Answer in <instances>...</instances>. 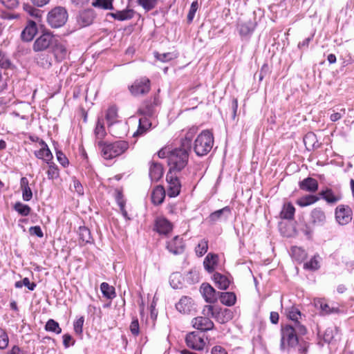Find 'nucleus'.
<instances>
[{
	"mask_svg": "<svg viewBox=\"0 0 354 354\" xmlns=\"http://www.w3.org/2000/svg\"><path fill=\"white\" fill-rule=\"evenodd\" d=\"M306 333V327L301 323H296V325L282 324L279 345L281 353L289 354L297 346L299 354H307L310 344L301 337Z\"/></svg>",
	"mask_w": 354,
	"mask_h": 354,
	"instance_id": "nucleus-1",
	"label": "nucleus"
},
{
	"mask_svg": "<svg viewBox=\"0 0 354 354\" xmlns=\"http://www.w3.org/2000/svg\"><path fill=\"white\" fill-rule=\"evenodd\" d=\"M198 128L192 127L185 133V138L180 140V146L171 150L169 155V171H180L187 165L189 152L192 149V141L197 133Z\"/></svg>",
	"mask_w": 354,
	"mask_h": 354,
	"instance_id": "nucleus-2",
	"label": "nucleus"
},
{
	"mask_svg": "<svg viewBox=\"0 0 354 354\" xmlns=\"http://www.w3.org/2000/svg\"><path fill=\"white\" fill-rule=\"evenodd\" d=\"M214 143L212 132L209 129L203 130L194 140L192 148L197 156H204L210 152Z\"/></svg>",
	"mask_w": 354,
	"mask_h": 354,
	"instance_id": "nucleus-3",
	"label": "nucleus"
},
{
	"mask_svg": "<svg viewBox=\"0 0 354 354\" xmlns=\"http://www.w3.org/2000/svg\"><path fill=\"white\" fill-rule=\"evenodd\" d=\"M104 159L111 160L124 153L129 148V143L124 140L106 142L100 140L97 143Z\"/></svg>",
	"mask_w": 354,
	"mask_h": 354,
	"instance_id": "nucleus-4",
	"label": "nucleus"
},
{
	"mask_svg": "<svg viewBox=\"0 0 354 354\" xmlns=\"http://www.w3.org/2000/svg\"><path fill=\"white\" fill-rule=\"evenodd\" d=\"M203 314L205 316H211L220 324H225L232 319L234 317V313L230 309L211 305L205 306Z\"/></svg>",
	"mask_w": 354,
	"mask_h": 354,
	"instance_id": "nucleus-5",
	"label": "nucleus"
},
{
	"mask_svg": "<svg viewBox=\"0 0 354 354\" xmlns=\"http://www.w3.org/2000/svg\"><path fill=\"white\" fill-rule=\"evenodd\" d=\"M68 19L66 10L60 6L52 9L48 14L47 21L52 28H57L63 26Z\"/></svg>",
	"mask_w": 354,
	"mask_h": 354,
	"instance_id": "nucleus-6",
	"label": "nucleus"
},
{
	"mask_svg": "<svg viewBox=\"0 0 354 354\" xmlns=\"http://www.w3.org/2000/svg\"><path fill=\"white\" fill-rule=\"evenodd\" d=\"M151 89V81L147 77H142L137 79L129 86L131 94L135 97L145 95L147 94Z\"/></svg>",
	"mask_w": 354,
	"mask_h": 354,
	"instance_id": "nucleus-7",
	"label": "nucleus"
},
{
	"mask_svg": "<svg viewBox=\"0 0 354 354\" xmlns=\"http://www.w3.org/2000/svg\"><path fill=\"white\" fill-rule=\"evenodd\" d=\"M55 37L48 31L44 32L37 37L32 46L35 52L44 51L52 46Z\"/></svg>",
	"mask_w": 354,
	"mask_h": 354,
	"instance_id": "nucleus-8",
	"label": "nucleus"
},
{
	"mask_svg": "<svg viewBox=\"0 0 354 354\" xmlns=\"http://www.w3.org/2000/svg\"><path fill=\"white\" fill-rule=\"evenodd\" d=\"M185 342L189 348L196 351H202L205 346L204 335L198 331L189 333L186 335Z\"/></svg>",
	"mask_w": 354,
	"mask_h": 354,
	"instance_id": "nucleus-9",
	"label": "nucleus"
},
{
	"mask_svg": "<svg viewBox=\"0 0 354 354\" xmlns=\"http://www.w3.org/2000/svg\"><path fill=\"white\" fill-rule=\"evenodd\" d=\"M335 216L339 224L346 225L352 221V209L348 205H339L335 208Z\"/></svg>",
	"mask_w": 354,
	"mask_h": 354,
	"instance_id": "nucleus-10",
	"label": "nucleus"
},
{
	"mask_svg": "<svg viewBox=\"0 0 354 354\" xmlns=\"http://www.w3.org/2000/svg\"><path fill=\"white\" fill-rule=\"evenodd\" d=\"M166 180L168 183L167 194L169 197H176L180 192L181 184L176 176H174L173 172L168 171L166 176Z\"/></svg>",
	"mask_w": 354,
	"mask_h": 354,
	"instance_id": "nucleus-11",
	"label": "nucleus"
},
{
	"mask_svg": "<svg viewBox=\"0 0 354 354\" xmlns=\"http://www.w3.org/2000/svg\"><path fill=\"white\" fill-rule=\"evenodd\" d=\"M326 223V215L320 207L313 209L309 215V223L313 226H324Z\"/></svg>",
	"mask_w": 354,
	"mask_h": 354,
	"instance_id": "nucleus-12",
	"label": "nucleus"
},
{
	"mask_svg": "<svg viewBox=\"0 0 354 354\" xmlns=\"http://www.w3.org/2000/svg\"><path fill=\"white\" fill-rule=\"evenodd\" d=\"M209 317L205 315L194 318L192 321L193 327L200 330V333L212 330L214 324Z\"/></svg>",
	"mask_w": 354,
	"mask_h": 354,
	"instance_id": "nucleus-13",
	"label": "nucleus"
},
{
	"mask_svg": "<svg viewBox=\"0 0 354 354\" xmlns=\"http://www.w3.org/2000/svg\"><path fill=\"white\" fill-rule=\"evenodd\" d=\"M201 292L202 293L205 300L207 303H214L219 297L220 292H217L209 283H203L201 286Z\"/></svg>",
	"mask_w": 354,
	"mask_h": 354,
	"instance_id": "nucleus-14",
	"label": "nucleus"
},
{
	"mask_svg": "<svg viewBox=\"0 0 354 354\" xmlns=\"http://www.w3.org/2000/svg\"><path fill=\"white\" fill-rule=\"evenodd\" d=\"M158 104V97L154 96L153 101L151 100H145L142 106L139 109L138 112L145 116L153 117L156 113V106Z\"/></svg>",
	"mask_w": 354,
	"mask_h": 354,
	"instance_id": "nucleus-15",
	"label": "nucleus"
},
{
	"mask_svg": "<svg viewBox=\"0 0 354 354\" xmlns=\"http://www.w3.org/2000/svg\"><path fill=\"white\" fill-rule=\"evenodd\" d=\"M38 32L37 24L35 21L28 19L27 24L21 33V38L24 41H30Z\"/></svg>",
	"mask_w": 354,
	"mask_h": 354,
	"instance_id": "nucleus-16",
	"label": "nucleus"
},
{
	"mask_svg": "<svg viewBox=\"0 0 354 354\" xmlns=\"http://www.w3.org/2000/svg\"><path fill=\"white\" fill-rule=\"evenodd\" d=\"M167 249L174 254H182L185 250L183 238L176 236L173 239L167 242Z\"/></svg>",
	"mask_w": 354,
	"mask_h": 354,
	"instance_id": "nucleus-17",
	"label": "nucleus"
},
{
	"mask_svg": "<svg viewBox=\"0 0 354 354\" xmlns=\"http://www.w3.org/2000/svg\"><path fill=\"white\" fill-rule=\"evenodd\" d=\"M231 214V208L229 206H225L222 209L214 211L211 213L207 218V221L210 224H214L216 222L221 221L222 218L227 219Z\"/></svg>",
	"mask_w": 354,
	"mask_h": 354,
	"instance_id": "nucleus-18",
	"label": "nucleus"
},
{
	"mask_svg": "<svg viewBox=\"0 0 354 354\" xmlns=\"http://www.w3.org/2000/svg\"><path fill=\"white\" fill-rule=\"evenodd\" d=\"M94 18V11L92 9H87L79 12L77 16V21L80 26L85 27L91 24Z\"/></svg>",
	"mask_w": 354,
	"mask_h": 354,
	"instance_id": "nucleus-19",
	"label": "nucleus"
},
{
	"mask_svg": "<svg viewBox=\"0 0 354 354\" xmlns=\"http://www.w3.org/2000/svg\"><path fill=\"white\" fill-rule=\"evenodd\" d=\"M299 189L310 193H314L317 191L319 187L318 181L311 177H307L299 182Z\"/></svg>",
	"mask_w": 354,
	"mask_h": 354,
	"instance_id": "nucleus-20",
	"label": "nucleus"
},
{
	"mask_svg": "<svg viewBox=\"0 0 354 354\" xmlns=\"http://www.w3.org/2000/svg\"><path fill=\"white\" fill-rule=\"evenodd\" d=\"M319 197L323 198L328 204H335L342 198L341 194H335L330 188H326L319 193Z\"/></svg>",
	"mask_w": 354,
	"mask_h": 354,
	"instance_id": "nucleus-21",
	"label": "nucleus"
},
{
	"mask_svg": "<svg viewBox=\"0 0 354 354\" xmlns=\"http://www.w3.org/2000/svg\"><path fill=\"white\" fill-rule=\"evenodd\" d=\"M172 224L165 218H158L156 220L155 228L160 234H167L172 230Z\"/></svg>",
	"mask_w": 354,
	"mask_h": 354,
	"instance_id": "nucleus-22",
	"label": "nucleus"
},
{
	"mask_svg": "<svg viewBox=\"0 0 354 354\" xmlns=\"http://www.w3.org/2000/svg\"><path fill=\"white\" fill-rule=\"evenodd\" d=\"M193 307L192 299L189 297L183 296L180 301L176 304L178 311L184 314L189 313Z\"/></svg>",
	"mask_w": 354,
	"mask_h": 354,
	"instance_id": "nucleus-23",
	"label": "nucleus"
},
{
	"mask_svg": "<svg viewBox=\"0 0 354 354\" xmlns=\"http://www.w3.org/2000/svg\"><path fill=\"white\" fill-rule=\"evenodd\" d=\"M108 15L111 16L115 20L122 21L132 19L134 16V10L132 9L117 10L115 12L109 13Z\"/></svg>",
	"mask_w": 354,
	"mask_h": 354,
	"instance_id": "nucleus-24",
	"label": "nucleus"
},
{
	"mask_svg": "<svg viewBox=\"0 0 354 354\" xmlns=\"http://www.w3.org/2000/svg\"><path fill=\"white\" fill-rule=\"evenodd\" d=\"M51 47L57 58L64 59L67 56L68 50L65 44L59 41L56 37Z\"/></svg>",
	"mask_w": 354,
	"mask_h": 354,
	"instance_id": "nucleus-25",
	"label": "nucleus"
},
{
	"mask_svg": "<svg viewBox=\"0 0 354 354\" xmlns=\"http://www.w3.org/2000/svg\"><path fill=\"white\" fill-rule=\"evenodd\" d=\"M166 192L162 186H156L152 191L151 202L156 205H160L165 197Z\"/></svg>",
	"mask_w": 354,
	"mask_h": 354,
	"instance_id": "nucleus-26",
	"label": "nucleus"
},
{
	"mask_svg": "<svg viewBox=\"0 0 354 354\" xmlns=\"http://www.w3.org/2000/svg\"><path fill=\"white\" fill-rule=\"evenodd\" d=\"M212 278L216 287L218 289L226 290L228 288L230 284V281L229 280V279L225 275L222 274L219 272H215L213 274Z\"/></svg>",
	"mask_w": 354,
	"mask_h": 354,
	"instance_id": "nucleus-27",
	"label": "nucleus"
},
{
	"mask_svg": "<svg viewBox=\"0 0 354 354\" xmlns=\"http://www.w3.org/2000/svg\"><path fill=\"white\" fill-rule=\"evenodd\" d=\"M163 175V168L162 165L158 162H152L149 168V176L153 181L157 182Z\"/></svg>",
	"mask_w": 354,
	"mask_h": 354,
	"instance_id": "nucleus-28",
	"label": "nucleus"
},
{
	"mask_svg": "<svg viewBox=\"0 0 354 354\" xmlns=\"http://www.w3.org/2000/svg\"><path fill=\"white\" fill-rule=\"evenodd\" d=\"M288 317L292 320V323L290 324L296 325V323H301L299 322L300 319H302V317H305L304 315H302L299 310V309L295 306H292L290 308H287L286 309Z\"/></svg>",
	"mask_w": 354,
	"mask_h": 354,
	"instance_id": "nucleus-29",
	"label": "nucleus"
},
{
	"mask_svg": "<svg viewBox=\"0 0 354 354\" xmlns=\"http://www.w3.org/2000/svg\"><path fill=\"white\" fill-rule=\"evenodd\" d=\"M20 188L22 191V198L24 201H30L32 198V192L29 187V182L26 177L20 180Z\"/></svg>",
	"mask_w": 354,
	"mask_h": 354,
	"instance_id": "nucleus-30",
	"label": "nucleus"
},
{
	"mask_svg": "<svg viewBox=\"0 0 354 354\" xmlns=\"http://www.w3.org/2000/svg\"><path fill=\"white\" fill-rule=\"evenodd\" d=\"M218 255L212 253H209L205 258L203 266L205 269L209 272L212 273L214 271V266L217 263Z\"/></svg>",
	"mask_w": 354,
	"mask_h": 354,
	"instance_id": "nucleus-31",
	"label": "nucleus"
},
{
	"mask_svg": "<svg viewBox=\"0 0 354 354\" xmlns=\"http://www.w3.org/2000/svg\"><path fill=\"white\" fill-rule=\"evenodd\" d=\"M220 301L227 306H234L236 301V296L233 292H223L219 294Z\"/></svg>",
	"mask_w": 354,
	"mask_h": 354,
	"instance_id": "nucleus-32",
	"label": "nucleus"
},
{
	"mask_svg": "<svg viewBox=\"0 0 354 354\" xmlns=\"http://www.w3.org/2000/svg\"><path fill=\"white\" fill-rule=\"evenodd\" d=\"M319 197L315 195L307 194L299 198L296 201V204L299 207H304L313 205L319 200Z\"/></svg>",
	"mask_w": 354,
	"mask_h": 354,
	"instance_id": "nucleus-33",
	"label": "nucleus"
},
{
	"mask_svg": "<svg viewBox=\"0 0 354 354\" xmlns=\"http://www.w3.org/2000/svg\"><path fill=\"white\" fill-rule=\"evenodd\" d=\"M106 120L108 122V126L109 128H113V125L118 122V109L115 106H110L106 113Z\"/></svg>",
	"mask_w": 354,
	"mask_h": 354,
	"instance_id": "nucleus-34",
	"label": "nucleus"
},
{
	"mask_svg": "<svg viewBox=\"0 0 354 354\" xmlns=\"http://www.w3.org/2000/svg\"><path fill=\"white\" fill-rule=\"evenodd\" d=\"M295 208L291 203L285 204L280 213L281 218L286 220L294 218Z\"/></svg>",
	"mask_w": 354,
	"mask_h": 354,
	"instance_id": "nucleus-35",
	"label": "nucleus"
},
{
	"mask_svg": "<svg viewBox=\"0 0 354 354\" xmlns=\"http://www.w3.org/2000/svg\"><path fill=\"white\" fill-rule=\"evenodd\" d=\"M78 234L80 239L84 244L91 243L93 242L91 231L87 227L80 226L78 229Z\"/></svg>",
	"mask_w": 354,
	"mask_h": 354,
	"instance_id": "nucleus-36",
	"label": "nucleus"
},
{
	"mask_svg": "<svg viewBox=\"0 0 354 354\" xmlns=\"http://www.w3.org/2000/svg\"><path fill=\"white\" fill-rule=\"evenodd\" d=\"M48 169L46 171L48 178L49 180H55L59 178V169L57 165L52 160L46 162Z\"/></svg>",
	"mask_w": 354,
	"mask_h": 354,
	"instance_id": "nucleus-37",
	"label": "nucleus"
},
{
	"mask_svg": "<svg viewBox=\"0 0 354 354\" xmlns=\"http://www.w3.org/2000/svg\"><path fill=\"white\" fill-rule=\"evenodd\" d=\"M256 24L251 21L241 24L239 26V32L241 36L250 35L254 30Z\"/></svg>",
	"mask_w": 354,
	"mask_h": 354,
	"instance_id": "nucleus-38",
	"label": "nucleus"
},
{
	"mask_svg": "<svg viewBox=\"0 0 354 354\" xmlns=\"http://www.w3.org/2000/svg\"><path fill=\"white\" fill-rule=\"evenodd\" d=\"M34 154L37 158L42 159L46 162L52 160L53 158L48 147H41L40 149L35 151Z\"/></svg>",
	"mask_w": 354,
	"mask_h": 354,
	"instance_id": "nucleus-39",
	"label": "nucleus"
},
{
	"mask_svg": "<svg viewBox=\"0 0 354 354\" xmlns=\"http://www.w3.org/2000/svg\"><path fill=\"white\" fill-rule=\"evenodd\" d=\"M304 142L307 148L310 150L309 147L312 149L317 148L319 147L317 136L314 133H308L304 138Z\"/></svg>",
	"mask_w": 354,
	"mask_h": 354,
	"instance_id": "nucleus-40",
	"label": "nucleus"
},
{
	"mask_svg": "<svg viewBox=\"0 0 354 354\" xmlns=\"http://www.w3.org/2000/svg\"><path fill=\"white\" fill-rule=\"evenodd\" d=\"M100 289L103 296L107 299H112L116 296L114 287L110 286L106 282L101 283Z\"/></svg>",
	"mask_w": 354,
	"mask_h": 354,
	"instance_id": "nucleus-41",
	"label": "nucleus"
},
{
	"mask_svg": "<svg viewBox=\"0 0 354 354\" xmlns=\"http://www.w3.org/2000/svg\"><path fill=\"white\" fill-rule=\"evenodd\" d=\"M44 328L46 331L55 333L56 334H60L62 333V328L57 322L53 319H50L46 323Z\"/></svg>",
	"mask_w": 354,
	"mask_h": 354,
	"instance_id": "nucleus-42",
	"label": "nucleus"
},
{
	"mask_svg": "<svg viewBox=\"0 0 354 354\" xmlns=\"http://www.w3.org/2000/svg\"><path fill=\"white\" fill-rule=\"evenodd\" d=\"M14 209L21 216H26L30 214L31 208L29 205L21 202H17L14 205Z\"/></svg>",
	"mask_w": 354,
	"mask_h": 354,
	"instance_id": "nucleus-43",
	"label": "nucleus"
},
{
	"mask_svg": "<svg viewBox=\"0 0 354 354\" xmlns=\"http://www.w3.org/2000/svg\"><path fill=\"white\" fill-rule=\"evenodd\" d=\"M24 9L28 15L35 17V19H38L39 21L41 19V15L44 12L41 10L35 8V7H33L29 4H24Z\"/></svg>",
	"mask_w": 354,
	"mask_h": 354,
	"instance_id": "nucleus-44",
	"label": "nucleus"
},
{
	"mask_svg": "<svg viewBox=\"0 0 354 354\" xmlns=\"http://www.w3.org/2000/svg\"><path fill=\"white\" fill-rule=\"evenodd\" d=\"M94 7L103 8L104 10H113V0H95L92 3Z\"/></svg>",
	"mask_w": 354,
	"mask_h": 354,
	"instance_id": "nucleus-45",
	"label": "nucleus"
},
{
	"mask_svg": "<svg viewBox=\"0 0 354 354\" xmlns=\"http://www.w3.org/2000/svg\"><path fill=\"white\" fill-rule=\"evenodd\" d=\"M139 6H142L143 9L149 12L153 10L158 3V0H137Z\"/></svg>",
	"mask_w": 354,
	"mask_h": 354,
	"instance_id": "nucleus-46",
	"label": "nucleus"
},
{
	"mask_svg": "<svg viewBox=\"0 0 354 354\" xmlns=\"http://www.w3.org/2000/svg\"><path fill=\"white\" fill-rule=\"evenodd\" d=\"M95 134L97 139H103L106 135L103 121L98 119L95 129Z\"/></svg>",
	"mask_w": 354,
	"mask_h": 354,
	"instance_id": "nucleus-47",
	"label": "nucleus"
},
{
	"mask_svg": "<svg viewBox=\"0 0 354 354\" xmlns=\"http://www.w3.org/2000/svg\"><path fill=\"white\" fill-rule=\"evenodd\" d=\"M317 307H319L323 313L325 314H330L338 311L337 308H330V306L324 302L323 299H319L315 303Z\"/></svg>",
	"mask_w": 354,
	"mask_h": 354,
	"instance_id": "nucleus-48",
	"label": "nucleus"
},
{
	"mask_svg": "<svg viewBox=\"0 0 354 354\" xmlns=\"http://www.w3.org/2000/svg\"><path fill=\"white\" fill-rule=\"evenodd\" d=\"M154 57L162 62H167L176 57L172 53H159L158 52L154 53Z\"/></svg>",
	"mask_w": 354,
	"mask_h": 354,
	"instance_id": "nucleus-49",
	"label": "nucleus"
},
{
	"mask_svg": "<svg viewBox=\"0 0 354 354\" xmlns=\"http://www.w3.org/2000/svg\"><path fill=\"white\" fill-rule=\"evenodd\" d=\"M319 267V262L317 259V256H314L309 261L304 264V268L313 271L318 270Z\"/></svg>",
	"mask_w": 354,
	"mask_h": 354,
	"instance_id": "nucleus-50",
	"label": "nucleus"
},
{
	"mask_svg": "<svg viewBox=\"0 0 354 354\" xmlns=\"http://www.w3.org/2000/svg\"><path fill=\"white\" fill-rule=\"evenodd\" d=\"M9 338L5 330L0 328V349L3 350L8 347Z\"/></svg>",
	"mask_w": 354,
	"mask_h": 354,
	"instance_id": "nucleus-51",
	"label": "nucleus"
},
{
	"mask_svg": "<svg viewBox=\"0 0 354 354\" xmlns=\"http://www.w3.org/2000/svg\"><path fill=\"white\" fill-rule=\"evenodd\" d=\"M208 249L207 241L205 239L201 240L196 248V252L198 256L202 257L204 255Z\"/></svg>",
	"mask_w": 354,
	"mask_h": 354,
	"instance_id": "nucleus-52",
	"label": "nucleus"
},
{
	"mask_svg": "<svg viewBox=\"0 0 354 354\" xmlns=\"http://www.w3.org/2000/svg\"><path fill=\"white\" fill-rule=\"evenodd\" d=\"M198 8V1H193L191 4L188 15H187V21L188 23H191L195 16L196 12Z\"/></svg>",
	"mask_w": 354,
	"mask_h": 354,
	"instance_id": "nucleus-53",
	"label": "nucleus"
},
{
	"mask_svg": "<svg viewBox=\"0 0 354 354\" xmlns=\"http://www.w3.org/2000/svg\"><path fill=\"white\" fill-rule=\"evenodd\" d=\"M84 322V317H80L78 319H77L74 322V324H73L74 331L75 332L76 334L81 335L82 333V331H83L82 328H83Z\"/></svg>",
	"mask_w": 354,
	"mask_h": 354,
	"instance_id": "nucleus-54",
	"label": "nucleus"
},
{
	"mask_svg": "<svg viewBox=\"0 0 354 354\" xmlns=\"http://www.w3.org/2000/svg\"><path fill=\"white\" fill-rule=\"evenodd\" d=\"M56 156L57 161L64 167H66L68 165L69 161L65 154L62 151H56Z\"/></svg>",
	"mask_w": 354,
	"mask_h": 354,
	"instance_id": "nucleus-55",
	"label": "nucleus"
},
{
	"mask_svg": "<svg viewBox=\"0 0 354 354\" xmlns=\"http://www.w3.org/2000/svg\"><path fill=\"white\" fill-rule=\"evenodd\" d=\"M11 62L8 59L5 54L0 51V67L2 68H8L10 66Z\"/></svg>",
	"mask_w": 354,
	"mask_h": 354,
	"instance_id": "nucleus-56",
	"label": "nucleus"
},
{
	"mask_svg": "<svg viewBox=\"0 0 354 354\" xmlns=\"http://www.w3.org/2000/svg\"><path fill=\"white\" fill-rule=\"evenodd\" d=\"M73 186L74 191L76 192L79 195L82 196L84 194V188L81 183L75 178L73 180Z\"/></svg>",
	"mask_w": 354,
	"mask_h": 354,
	"instance_id": "nucleus-57",
	"label": "nucleus"
},
{
	"mask_svg": "<svg viewBox=\"0 0 354 354\" xmlns=\"http://www.w3.org/2000/svg\"><path fill=\"white\" fill-rule=\"evenodd\" d=\"M269 72V66L267 64H264L259 73H256V75H258V78L259 81H262L266 75L268 74Z\"/></svg>",
	"mask_w": 354,
	"mask_h": 354,
	"instance_id": "nucleus-58",
	"label": "nucleus"
},
{
	"mask_svg": "<svg viewBox=\"0 0 354 354\" xmlns=\"http://www.w3.org/2000/svg\"><path fill=\"white\" fill-rule=\"evenodd\" d=\"M0 2L8 9H14L18 6V0H0Z\"/></svg>",
	"mask_w": 354,
	"mask_h": 354,
	"instance_id": "nucleus-59",
	"label": "nucleus"
},
{
	"mask_svg": "<svg viewBox=\"0 0 354 354\" xmlns=\"http://www.w3.org/2000/svg\"><path fill=\"white\" fill-rule=\"evenodd\" d=\"M130 330L131 333L136 336L139 334L140 327L138 319H133L130 325Z\"/></svg>",
	"mask_w": 354,
	"mask_h": 354,
	"instance_id": "nucleus-60",
	"label": "nucleus"
},
{
	"mask_svg": "<svg viewBox=\"0 0 354 354\" xmlns=\"http://www.w3.org/2000/svg\"><path fill=\"white\" fill-rule=\"evenodd\" d=\"M334 338V335H333V331L331 328H327L325 331H324V335H323V340L326 342V343H330L332 342V340Z\"/></svg>",
	"mask_w": 354,
	"mask_h": 354,
	"instance_id": "nucleus-61",
	"label": "nucleus"
},
{
	"mask_svg": "<svg viewBox=\"0 0 354 354\" xmlns=\"http://www.w3.org/2000/svg\"><path fill=\"white\" fill-rule=\"evenodd\" d=\"M29 232L30 234L35 235L39 238H41L44 236V233L41 227L38 225L30 227L29 229Z\"/></svg>",
	"mask_w": 354,
	"mask_h": 354,
	"instance_id": "nucleus-62",
	"label": "nucleus"
},
{
	"mask_svg": "<svg viewBox=\"0 0 354 354\" xmlns=\"http://www.w3.org/2000/svg\"><path fill=\"white\" fill-rule=\"evenodd\" d=\"M149 118L150 117L143 115V117L139 120L140 124H142L149 129L151 127V122L149 121Z\"/></svg>",
	"mask_w": 354,
	"mask_h": 354,
	"instance_id": "nucleus-63",
	"label": "nucleus"
},
{
	"mask_svg": "<svg viewBox=\"0 0 354 354\" xmlns=\"http://www.w3.org/2000/svg\"><path fill=\"white\" fill-rule=\"evenodd\" d=\"M211 354H227V352L221 346H214L211 350Z\"/></svg>",
	"mask_w": 354,
	"mask_h": 354,
	"instance_id": "nucleus-64",
	"label": "nucleus"
}]
</instances>
